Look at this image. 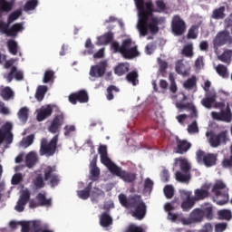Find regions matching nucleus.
Returning a JSON list of instances; mask_svg holds the SVG:
<instances>
[{"mask_svg":"<svg viewBox=\"0 0 232 232\" xmlns=\"http://www.w3.org/2000/svg\"><path fill=\"white\" fill-rule=\"evenodd\" d=\"M54 79H55V72L52 70H47L44 74L43 82H44V84H48V82H53Z\"/></svg>","mask_w":232,"mask_h":232,"instance_id":"obj_47","label":"nucleus"},{"mask_svg":"<svg viewBox=\"0 0 232 232\" xmlns=\"http://www.w3.org/2000/svg\"><path fill=\"white\" fill-rule=\"evenodd\" d=\"M164 195L166 198H173V196L175 195V189L173 188V186L167 185L163 188Z\"/></svg>","mask_w":232,"mask_h":232,"instance_id":"obj_57","label":"nucleus"},{"mask_svg":"<svg viewBox=\"0 0 232 232\" xmlns=\"http://www.w3.org/2000/svg\"><path fill=\"white\" fill-rule=\"evenodd\" d=\"M55 171L56 168L52 166H47L44 169V180H49L51 188H56V186H59V183L61 182V178H59Z\"/></svg>","mask_w":232,"mask_h":232,"instance_id":"obj_8","label":"nucleus"},{"mask_svg":"<svg viewBox=\"0 0 232 232\" xmlns=\"http://www.w3.org/2000/svg\"><path fill=\"white\" fill-rule=\"evenodd\" d=\"M181 200H191L193 197H191L192 192L188 190H180L179 191Z\"/></svg>","mask_w":232,"mask_h":232,"instance_id":"obj_61","label":"nucleus"},{"mask_svg":"<svg viewBox=\"0 0 232 232\" xmlns=\"http://www.w3.org/2000/svg\"><path fill=\"white\" fill-rule=\"evenodd\" d=\"M216 54L218 55V60L225 64H231L232 62V50L226 49L221 54H218V52L216 51Z\"/></svg>","mask_w":232,"mask_h":232,"instance_id":"obj_25","label":"nucleus"},{"mask_svg":"<svg viewBox=\"0 0 232 232\" xmlns=\"http://www.w3.org/2000/svg\"><path fill=\"white\" fill-rule=\"evenodd\" d=\"M52 206V198H46V194L38 193L35 199H32L29 207L32 209L35 208H50Z\"/></svg>","mask_w":232,"mask_h":232,"instance_id":"obj_10","label":"nucleus"},{"mask_svg":"<svg viewBox=\"0 0 232 232\" xmlns=\"http://www.w3.org/2000/svg\"><path fill=\"white\" fill-rule=\"evenodd\" d=\"M189 215L191 217V219L194 221V224H198L202 222V220H204L202 208H194Z\"/></svg>","mask_w":232,"mask_h":232,"instance_id":"obj_32","label":"nucleus"},{"mask_svg":"<svg viewBox=\"0 0 232 232\" xmlns=\"http://www.w3.org/2000/svg\"><path fill=\"white\" fill-rule=\"evenodd\" d=\"M102 197V198H104V197H106V193H104V190L94 187L91 189V199L92 202H99V198Z\"/></svg>","mask_w":232,"mask_h":232,"instance_id":"obj_29","label":"nucleus"},{"mask_svg":"<svg viewBox=\"0 0 232 232\" xmlns=\"http://www.w3.org/2000/svg\"><path fill=\"white\" fill-rule=\"evenodd\" d=\"M119 92H121V89H119V87L115 85H110L107 88V94H106L107 101H113L114 99L113 93H119Z\"/></svg>","mask_w":232,"mask_h":232,"instance_id":"obj_46","label":"nucleus"},{"mask_svg":"<svg viewBox=\"0 0 232 232\" xmlns=\"http://www.w3.org/2000/svg\"><path fill=\"white\" fill-rule=\"evenodd\" d=\"M98 153L100 155L102 164L106 166L110 171L115 163H113L110 157H108V147H106V145H100Z\"/></svg>","mask_w":232,"mask_h":232,"instance_id":"obj_14","label":"nucleus"},{"mask_svg":"<svg viewBox=\"0 0 232 232\" xmlns=\"http://www.w3.org/2000/svg\"><path fill=\"white\" fill-rule=\"evenodd\" d=\"M216 72L219 77H222V79H229V71L227 70V66L219 63L216 67Z\"/></svg>","mask_w":232,"mask_h":232,"instance_id":"obj_34","label":"nucleus"},{"mask_svg":"<svg viewBox=\"0 0 232 232\" xmlns=\"http://www.w3.org/2000/svg\"><path fill=\"white\" fill-rule=\"evenodd\" d=\"M57 142H59V135L53 136L50 141L46 138H43L40 141V156L53 157L57 151Z\"/></svg>","mask_w":232,"mask_h":232,"instance_id":"obj_4","label":"nucleus"},{"mask_svg":"<svg viewBox=\"0 0 232 232\" xmlns=\"http://www.w3.org/2000/svg\"><path fill=\"white\" fill-rule=\"evenodd\" d=\"M63 124H64V113H60L53 119L48 131L50 133H59Z\"/></svg>","mask_w":232,"mask_h":232,"instance_id":"obj_18","label":"nucleus"},{"mask_svg":"<svg viewBox=\"0 0 232 232\" xmlns=\"http://www.w3.org/2000/svg\"><path fill=\"white\" fill-rule=\"evenodd\" d=\"M120 204L122 208H127V209L131 210V217H134L138 220H142L146 217V203L142 200V197L139 195H132L126 197L125 194H120L118 196Z\"/></svg>","mask_w":232,"mask_h":232,"instance_id":"obj_2","label":"nucleus"},{"mask_svg":"<svg viewBox=\"0 0 232 232\" xmlns=\"http://www.w3.org/2000/svg\"><path fill=\"white\" fill-rule=\"evenodd\" d=\"M46 92H48V87L46 85H40L35 93V99L37 101H43L44 99V95H46Z\"/></svg>","mask_w":232,"mask_h":232,"instance_id":"obj_44","label":"nucleus"},{"mask_svg":"<svg viewBox=\"0 0 232 232\" xmlns=\"http://www.w3.org/2000/svg\"><path fill=\"white\" fill-rule=\"evenodd\" d=\"M198 36V25H192L188 33V39H197Z\"/></svg>","mask_w":232,"mask_h":232,"instance_id":"obj_56","label":"nucleus"},{"mask_svg":"<svg viewBox=\"0 0 232 232\" xmlns=\"http://www.w3.org/2000/svg\"><path fill=\"white\" fill-rule=\"evenodd\" d=\"M203 213V218H207L208 220H213V206L207 205L201 208Z\"/></svg>","mask_w":232,"mask_h":232,"instance_id":"obj_42","label":"nucleus"},{"mask_svg":"<svg viewBox=\"0 0 232 232\" xmlns=\"http://www.w3.org/2000/svg\"><path fill=\"white\" fill-rule=\"evenodd\" d=\"M213 201L218 206H226L229 202V188L223 181H217L212 188Z\"/></svg>","mask_w":232,"mask_h":232,"instance_id":"obj_3","label":"nucleus"},{"mask_svg":"<svg viewBox=\"0 0 232 232\" xmlns=\"http://www.w3.org/2000/svg\"><path fill=\"white\" fill-rule=\"evenodd\" d=\"M35 162H37V154H35V152H29L25 156V164L27 168H33V166H35Z\"/></svg>","mask_w":232,"mask_h":232,"instance_id":"obj_37","label":"nucleus"},{"mask_svg":"<svg viewBox=\"0 0 232 232\" xmlns=\"http://www.w3.org/2000/svg\"><path fill=\"white\" fill-rule=\"evenodd\" d=\"M176 177V180H178V182H182V183H188L189 182V179H191V176H189L188 173H182L180 171H177L175 174Z\"/></svg>","mask_w":232,"mask_h":232,"instance_id":"obj_48","label":"nucleus"},{"mask_svg":"<svg viewBox=\"0 0 232 232\" xmlns=\"http://www.w3.org/2000/svg\"><path fill=\"white\" fill-rule=\"evenodd\" d=\"M100 44H110L113 41V34L111 32L105 33L103 35L98 37Z\"/></svg>","mask_w":232,"mask_h":232,"instance_id":"obj_39","label":"nucleus"},{"mask_svg":"<svg viewBox=\"0 0 232 232\" xmlns=\"http://www.w3.org/2000/svg\"><path fill=\"white\" fill-rule=\"evenodd\" d=\"M227 140H229L227 130H222L218 134H210L209 144L212 148H218L221 144H227Z\"/></svg>","mask_w":232,"mask_h":232,"instance_id":"obj_12","label":"nucleus"},{"mask_svg":"<svg viewBox=\"0 0 232 232\" xmlns=\"http://www.w3.org/2000/svg\"><path fill=\"white\" fill-rule=\"evenodd\" d=\"M24 30V27L23 26L22 23L14 24L10 27V35H9V37H17V34H19V32H23Z\"/></svg>","mask_w":232,"mask_h":232,"instance_id":"obj_36","label":"nucleus"},{"mask_svg":"<svg viewBox=\"0 0 232 232\" xmlns=\"http://www.w3.org/2000/svg\"><path fill=\"white\" fill-rule=\"evenodd\" d=\"M135 5L139 14L138 30L140 35L141 37H146L148 30H150V34H158L160 19L154 16L153 14H160L166 10V4L164 1H156L157 9L154 8L151 0L147 2L144 0H135Z\"/></svg>","mask_w":232,"mask_h":232,"instance_id":"obj_1","label":"nucleus"},{"mask_svg":"<svg viewBox=\"0 0 232 232\" xmlns=\"http://www.w3.org/2000/svg\"><path fill=\"white\" fill-rule=\"evenodd\" d=\"M221 165L226 169H232V155L229 158H225L222 160Z\"/></svg>","mask_w":232,"mask_h":232,"instance_id":"obj_60","label":"nucleus"},{"mask_svg":"<svg viewBox=\"0 0 232 232\" xmlns=\"http://www.w3.org/2000/svg\"><path fill=\"white\" fill-rule=\"evenodd\" d=\"M197 162L198 164H204L207 168H211L217 164V154L205 153L203 150H198Z\"/></svg>","mask_w":232,"mask_h":232,"instance_id":"obj_6","label":"nucleus"},{"mask_svg":"<svg viewBox=\"0 0 232 232\" xmlns=\"http://www.w3.org/2000/svg\"><path fill=\"white\" fill-rule=\"evenodd\" d=\"M101 175V169L99 167H94L91 169V180L96 181L99 180Z\"/></svg>","mask_w":232,"mask_h":232,"instance_id":"obj_59","label":"nucleus"},{"mask_svg":"<svg viewBox=\"0 0 232 232\" xmlns=\"http://www.w3.org/2000/svg\"><path fill=\"white\" fill-rule=\"evenodd\" d=\"M191 149V143L186 140H176V147L174 148L175 153H179V155H184V153H188Z\"/></svg>","mask_w":232,"mask_h":232,"instance_id":"obj_19","label":"nucleus"},{"mask_svg":"<svg viewBox=\"0 0 232 232\" xmlns=\"http://www.w3.org/2000/svg\"><path fill=\"white\" fill-rule=\"evenodd\" d=\"M88 101H90V97L88 96V92H86V90H80L79 92L69 95V102H71V104H77V102L84 104L88 102Z\"/></svg>","mask_w":232,"mask_h":232,"instance_id":"obj_13","label":"nucleus"},{"mask_svg":"<svg viewBox=\"0 0 232 232\" xmlns=\"http://www.w3.org/2000/svg\"><path fill=\"white\" fill-rule=\"evenodd\" d=\"M13 128H14V125H12V123L7 121L4 125H2L0 129L1 133L6 139V144H12V142H14V134L12 133Z\"/></svg>","mask_w":232,"mask_h":232,"instance_id":"obj_20","label":"nucleus"},{"mask_svg":"<svg viewBox=\"0 0 232 232\" xmlns=\"http://www.w3.org/2000/svg\"><path fill=\"white\" fill-rule=\"evenodd\" d=\"M184 88L186 90H193V88H197V77L192 76L191 78H188L184 83Z\"/></svg>","mask_w":232,"mask_h":232,"instance_id":"obj_50","label":"nucleus"},{"mask_svg":"<svg viewBox=\"0 0 232 232\" xmlns=\"http://www.w3.org/2000/svg\"><path fill=\"white\" fill-rule=\"evenodd\" d=\"M224 44H232V37L229 34L228 31H221L217 34L213 40V48L216 51H218L220 46H224Z\"/></svg>","mask_w":232,"mask_h":232,"instance_id":"obj_7","label":"nucleus"},{"mask_svg":"<svg viewBox=\"0 0 232 232\" xmlns=\"http://www.w3.org/2000/svg\"><path fill=\"white\" fill-rule=\"evenodd\" d=\"M132 41L128 38L122 41L121 43V55L124 59H135V57H139V50H137V46L131 47Z\"/></svg>","mask_w":232,"mask_h":232,"instance_id":"obj_5","label":"nucleus"},{"mask_svg":"<svg viewBox=\"0 0 232 232\" xmlns=\"http://www.w3.org/2000/svg\"><path fill=\"white\" fill-rule=\"evenodd\" d=\"M7 48L9 50V53H12V55H17L19 46L15 40L7 41Z\"/></svg>","mask_w":232,"mask_h":232,"instance_id":"obj_49","label":"nucleus"},{"mask_svg":"<svg viewBox=\"0 0 232 232\" xmlns=\"http://www.w3.org/2000/svg\"><path fill=\"white\" fill-rule=\"evenodd\" d=\"M10 24L9 22L5 23L3 21L0 22V32L7 37H10Z\"/></svg>","mask_w":232,"mask_h":232,"instance_id":"obj_53","label":"nucleus"},{"mask_svg":"<svg viewBox=\"0 0 232 232\" xmlns=\"http://www.w3.org/2000/svg\"><path fill=\"white\" fill-rule=\"evenodd\" d=\"M218 220H227L229 221L232 218V212L229 209H221L218 211Z\"/></svg>","mask_w":232,"mask_h":232,"instance_id":"obj_38","label":"nucleus"},{"mask_svg":"<svg viewBox=\"0 0 232 232\" xmlns=\"http://www.w3.org/2000/svg\"><path fill=\"white\" fill-rule=\"evenodd\" d=\"M33 184L35 189H43L44 188V178H43V174H38L34 179L33 180Z\"/></svg>","mask_w":232,"mask_h":232,"instance_id":"obj_43","label":"nucleus"},{"mask_svg":"<svg viewBox=\"0 0 232 232\" xmlns=\"http://www.w3.org/2000/svg\"><path fill=\"white\" fill-rule=\"evenodd\" d=\"M212 19L218 21L220 19H226V6H220L216 8L211 14Z\"/></svg>","mask_w":232,"mask_h":232,"instance_id":"obj_31","label":"nucleus"},{"mask_svg":"<svg viewBox=\"0 0 232 232\" xmlns=\"http://www.w3.org/2000/svg\"><path fill=\"white\" fill-rule=\"evenodd\" d=\"M21 15H23V11L21 9L14 11L7 17V23L12 24V23H14V21H17V18H19Z\"/></svg>","mask_w":232,"mask_h":232,"instance_id":"obj_52","label":"nucleus"},{"mask_svg":"<svg viewBox=\"0 0 232 232\" xmlns=\"http://www.w3.org/2000/svg\"><path fill=\"white\" fill-rule=\"evenodd\" d=\"M23 81L24 79V74L22 71H19L15 66L11 67V71L8 72L6 76L7 82H12V81Z\"/></svg>","mask_w":232,"mask_h":232,"instance_id":"obj_21","label":"nucleus"},{"mask_svg":"<svg viewBox=\"0 0 232 232\" xmlns=\"http://www.w3.org/2000/svg\"><path fill=\"white\" fill-rule=\"evenodd\" d=\"M18 118L22 122H26V121H28V109L26 107H22L19 110Z\"/></svg>","mask_w":232,"mask_h":232,"instance_id":"obj_54","label":"nucleus"},{"mask_svg":"<svg viewBox=\"0 0 232 232\" xmlns=\"http://www.w3.org/2000/svg\"><path fill=\"white\" fill-rule=\"evenodd\" d=\"M13 186H17L18 184H21L23 182V174L17 173L14 174L11 180Z\"/></svg>","mask_w":232,"mask_h":232,"instance_id":"obj_62","label":"nucleus"},{"mask_svg":"<svg viewBox=\"0 0 232 232\" xmlns=\"http://www.w3.org/2000/svg\"><path fill=\"white\" fill-rule=\"evenodd\" d=\"M171 30L174 35H184L186 33V22L180 18V15L176 14L171 21Z\"/></svg>","mask_w":232,"mask_h":232,"instance_id":"obj_11","label":"nucleus"},{"mask_svg":"<svg viewBox=\"0 0 232 232\" xmlns=\"http://www.w3.org/2000/svg\"><path fill=\"white\" fill-rule=\"evenodd\" d=\"M100 226H102V227H110V226H113V218H111L108 212L102 213L100 217Z\"/></svg>","mask_w":232,"mask_h":232,"instance_id":"obj_27","label":"nucleus"},{"mask_svg":"<svg viewBox=\"0 0 232 232\" xmlns=\"http://www.w3.org/2000/svg\"><path fill=\"white\" fill-rule=\"evenodd\" d=\"M130 72V64L129 63H120L114 68V73L119 77L128 73Z\"/></svg>","mask_w":232,"mask_h":232,"instance_id":"obj_33","label":"nucleus"},{"mask_svg":"<svg viewBox=\"0 0 232 232\" xmlns=\"http://www.w3.org/2000/svg\"><path fill=\"white\" fill-rule=\"evenodd\" d=\"M194 197L193 198L195 199L196 202H199V200H204L209 197V188H197L194 191Z\"/></svg>","mask_w":232,"mask_h":232,"instance_id":"obj_26","label":"nucleus"},{"mask_svg":"<svg viewBox=\"0 0 232 232\" xmlns=\"http://www.w3.org/2000/svg\"><path fill=\"white\" fill-rule=\"evenodd\" d=\"M30 200V191L25 190L22 193V195L20 196V198L18 199V202L24 206H25V204H28V201Z\"/></svg>","mask_w":232,"mask_h":232,"instance_id":"obj_58","label":"nucleus"},{"mask_svg":"<svg viewBox=\"0 0 232 232\" xmlns=\"http://www.w3.org/2000/svg\"><path fill=\"white\" fill-rule=\"evenodd\" d=\"M175 162H179V168L183 173H189L191 171V165L186 158H176Z\"/></svg>","mask_w":232,"mask_h":232,"instance_id":"obj_28","label":"nucleus"},{"mask_svg":"<svg viewBox=\"0 0 232 232\" xmlns=\"http://www.w3.org/2000/svg\"><path fill=\"white\" fill-rule=\"evenodd\" d=\"M195 204H197V201L192 198L191 199H185L181 203V209L183 211H190V209H193L195 207Z\"/></svg>","mask_w":232,"mask_h":232,"instance_id":"obj_40","label":"nucleus"},{"mask_svg":"<svg viewBox=\"0 0 232 232\" xmlns=\"http://www.w3.org/2000/svg\"><path fill=\"white\" fill-rule=\"evenodd\" d=\"M188 99V96L186 94H183V97L181 99V102L176 103L177 108L179 110H189L191 113L189 114L190 119H197L198 117V114L197 112V107L193 105V103H184V101Z\"/></svg>","mask_w":232,"mask_h":232,"instance_id":"obj_16","label":"nucleus"},{"mask_svg":"<svg viewBox=\"0 0 232 232\" xmlns=\"http://www.w3.org/2000/svg\"><path fill=\"white\" fill-rule=\"evenodd\" d=\"M217 101V93L215 92H208L206 97L201 100V104L207 110H211L213 108V104H215Z\"/></svg>","mask_w":232,"mask_h":232,"instance_id":"obj_22","label":"nucleus"},{"mask_svg":"<svg viewBox=\"0 0 232 232\" xmlns=\"http://www.w3.org/2000/svg\"><path fill=\"white\" fill-rule=\"evenodd\" d=\"M0 95L4 101H10V99H14V91L10 87H5L2 89Z\"/></svg>","mask_w":232,"mask_h":232,"instance_id":"obj_41","label":"nucleus"},{"mask_svg":"<svg viewBox=\"0 0 232 232\" xmlns=\"http://www.w3.org/2000/svg\"><path fill=\"white\" fill-rule=\"evenodd\" d=\"M93 186L92 182H90L87 187L83 190H78V197L82 198V200H88L91 197L92 188Z\"/></svg>","mask_w":232,"mask_h":232,"instance_id":"obj_30","label":"nucleus"},{"mask_svg":"<svg viewBox=\"0 0 232 232\" xmlns=\"http://www.w3.org/2000/svg\"><path fill=\"white\" fill-rule=\"evenodd\" d=\"M53 112V109H52L51 105H47L46 107H43L42 109H40L36 115L38 122H43L44 119H48V117H50Z\"/></svg>","mask_w":232,"mask_h":232,"instance_id":"obj_24","label":"nucleus"},{"mask_svg":"<svg viewBox=\"0 0 232 232\" xmlns=\"http://www.w3.org/2000/svg\"><path fill=\"white\" fill-rule=\"evenodd\" d=\"M212 118L215 121H221L222 122H231L232 112L229 105L227 106L226 110H222L220 112L212 111Z\"/></svg>","mask_w":232,"mask_h":232,"instance_id":"obj_15","label":"nucleus"},{"mask_svg":"<svg viewBox=\"0 0 232 232\" xmlns=\"http://www.w3.org/2000/svg\"><path fill=\"white\" fill-rule=\"evenodd\" d=\"M160 179L163 182H169V170L164 169L160 173Z\"/></svg>","mask_w":232,"mask_h":232,"instance_id":"obj_63","label":"nucleus"},{"mask_svg":"<svg viewBox=\"0 0 232 232\" xmlns=\"http://www.w3.org/2000/svg\"><path fill=\"white\" fill-rule=\"evenodd\" d=\"M106 68H108V62L102 61L96 65H92L90 70L91 77H103L106 73Z\"/></svg>","mask_w":232,"mask_h":232,"instance_id":"obj_17","label":"nucleus"},{"mask_svg":"<svg viewBox=\"0 0 232 232\" xmlns=\"http://www.w3.org/2000/svg\"><path fill=\"white\" fill-rule=\"evenodd\" d=\"M34 139H35V136L34 134H30L27 137L24 138L20 141L21 148H29V146H32L34 144Z\"/></svg>","mask_w":232,"mask_h":232,"instance_id":"obj_45","label":"nucleus"},{"mask_svg":"<svg viewBox=\"0 0 232 232\" xmlns=\"http://www.w3.org/2000/svg\"><path fill=\"white\" fill-rule=\"evenodd\" d=\"M37 5H39V1L28 0L24 6V12H30L32 10H35V8H37Z\"/></svg>","mask_w":232,"mask_h":232,"instance_id":"obj_51","label":"nucleus"},{"mask_svg":"<svg viewBox=\"0 0 232 232\" xmlns=\"http://www.w3.org/2000/svg\"><path fill=\"white\" fill-rule=\"evenodd\" d=\"M109 171L112 173V175H116V177H121L124 182H135L137 179V175L133 172H126V170H122L121 167L114 165Z\"/></svg>","mask_w":232,"mask_h":232,"instance_id":"obj_9","label":"nucleus"},{"mask_svg":"<svg viewBox=\"0 0 232 232\" xmlns=\"http://www.w3.org/2000/svg\"><path fill=\"white\" fill-rule=\"evenodd\" d=\"M126 81H128V82H130L132 86H137V84H139V72H137V71H132L129 72L126 75Z\"/></svg>","mask_w":232,"mask_h":232,"instance_id":"obj_35","label":"nucleus"},{"mask_svg":"<svg viewBox=\"0 0 232 232\" xmlns=\"http://www.w3.org/2000/svg\"><path fill=\"white\" fill-rule=\"evenodd\" d=\"M181 53L185 57H193V44H189L185 45L181 51Z\"/></svg>","mask_w":232,"mask_h":232,"instance_id":"obj_55","label":"nucleus"},{"mask_svg":"<svg viewBox=\"0 0 232 232\" xmlns=\"http://www.w3.org/2000/svg\"><path fill=\"white\" fill-rule=\"evenodd\" d=\"M14 1L15 0H0V17L6 15V14H10V11L14 10Z\"/></svg>","mask_w":232,"mask_h":232,"instance_id":"obj_23","label":"nucleus"},{"mask_svg":"<svg viewBox=\"0 0 232 232\" xmlns=\"http://www.w3.org/2000/svg\"><path fill=\"white\" fill-rule=\"evenodd\" d=\"M127 232H144V228H142V227H138L136 225H130L128 227Z\"/></svg>","mask_w":232,"mask_h":232,"instance_id":"obj_64","label":"nucleus"}]
</instances>
